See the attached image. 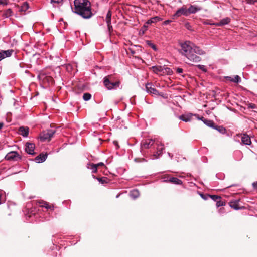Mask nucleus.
I'll return each instance as SVG.
<instances>
[{"instance_id": "f257e3e1", "label": "nucleus", "mask_w": 257, "mask_h": 257, "mask_svg": "<svg viewBox=\"0 0 257 257\" xmlns=\"http://www.w3.org/2000/svg\"><path fill=\"white\" fill-rule=\"evenodd\" d=\"M73 12L84 19H89L92 15L91 3L88 0H74Z\"/></svg>"}, {"instance_id": "f03ea898", "label": "nucleus", "mask_w": 257, "mask_h": 257, "mask_svg": "<svg viewBox=\"0 0 257 257\" xmlns=\"http://www.w3.org/2000/svg\"><path fill=\"white\" fill-rule=\"evenodd\" d=\"M103 83L104 86L108 89H115L120 84L119 81H114V77L112 75H108L104 78Z\"/></svg>"}, {"instance_id": "7ed1b4c3", "label": "nucleus", "mask_w": 257, "mask_h": 257, "mask_svg": "<svg viewBox=\"0 0 257 257\" xmlns=\"http://www.w3.org/2000/svg\"><path fill=\"white\" fill-rule=\"evenodd\" d=\"M56 131L52 129L47 130L43 131L40 134V139L41 141H50L53 135L55 134Z\"/></svg>"}, {"instance_id": "20e7f679", "label": "nucleus", "mask_w": 257, "mask_h": 257, "mask_svg": "<svg viewBox=\"0 0 257 257\" xmlns=\"http://www.w3.org/2000/svg\"><path fill=\"white\" fill-rule=\"evenodd\" d=\"M180 52L183 55L186 56L193 50V47L191 45L190 41H186L181 44Z\"/></svg>"}, {"instance_id": "39448f33", "label": "nucleus", "mask_w": 257, "mask_h": 257, "mask_svg": "<svg viewBox=\"0 0 257 257\" xmlns=\"http://www.w3.org/2000/svg\"><path fill=\"white\" fill-rule=\"evenodd\" d=\"M154 143V141L153 139H146L143 141L141 144V152L144 154V150L149 148Z\"/></svg>"}, {"instance_id": "423d86ee", "label": "nucleus", "mask_w": 257, "mask_h": 257, "mask_svg": "<svg viewBox=\"0 0 257 257\" xmlns=\"http://www.w3.org/2000/svg\"><path fill=\"white\" fill-rule=\"evenodd\" d=\"M17 158L21 159V157L17 152L15 151L8 153L5 157V159L9 161L17 160Z\"/></svg>"}, {"instance_id": "0eeeda50", "label": "nucleus", "mask_w": 257, "mask_h": 257, "mask_svg": "<svg viewBox=\"0 0 257 257\" xmlns=\"http://www.w3.org/2000/svg\"><path fill=\"white\" fill-rule=\"evenodd\" d=\"M189 60L193 62H198L201 60V58L197 56L194 52L193 50L191 51L186 56Z\"/></svg>"}, {"instance_id": "6e6552de", "label": "nucleus", "mask_w": 257, "mask_h": 257, "mask_svg": "<svg viewBox=\"0 0 257 257\" xmlns=\"http://www.w3.org/2000/svg\"><path fill=\"white\" fill-rule=\"evenodd\" d=\"M112 12L109 10L106 14L105 21L107 24L108 29L110 33L113 31L112 26L111 24Z\"/></svg>"}, {"instance_id": "1a4fd4ad", "label": "nucleus", "mask_w": 257, "mask_h": 257, "mask_svg": "<svg viewBox=\"0 0 257 257\" xmlns=\"http://www.w3.org/2000/svg\"><path fill=\"white\" fill-rule=\"evenodd\" d=\"M181 15H183L186 16L189 15L188 9H187L186 8L184 7L180 8L176 11V12L173 15V18H174L175 17H179Z\"/></svg>"}, {"instance_id": "9d476101", "label": "nucleus", "mask_w": 257, "mask_h": 257, "mask_svg": "<svg viewBox=\"0 0 257 257\" xmlns=\"http://www.w3.org/2000/svg\"><path fill=\"white\" fill-rule=\"evenodd\" d=\"M146 89L147 91L150 94L156 95H161L157 90L152 87V84L151 83H147L146 85Z\"/></svg>"}, {"instance_id": "9b49d317", "label": "nucleus", "mask_w": 257, "mask_h": 257, "mask_svg": "<svg viewBox=\"0 0 257 257\" xmlns=\"http://www.w3.org/2000/svg\"><path fill=\"white\" fill-rule=\"evenodd\" d=\"M35 147V144L27 142L26 144V151L29 154L34 155L35 153L34 151Z\"/></svg>"}, {"instance_id": "f8f14e48", "label": "nucleus", "mask_w": 257, "mask_h": 257, "mask_svg": "<svg viewBox=\"0 0 257 257\" xmlns=\"http://www.w3.org/2000/svg\"><path fill=\"white\" fill-rule=\"evenodd\" d=\"M29 128L27 126H21L19 128L18 133L23 137H26L28 136Z\"/></svg>"}, {"instance_id": "ddd939ff", "label": "nucleus", "mask_w": 257, "mask_h": 257, "mask_svg": "<svg viewBox=\"0 0 257 257\" xmlns=\"http://www.w3.org/2000/svg\"><path fill=\"white\" fill-rule=\"evenodd\" d=\"M241 142L242 144L247 145H249L251 143L250 138L246 134H244L242 136Z\"/></svg>"}, {"instance_id": "4468645a", "label": "nucleus", "mask_w": 257, "mask_h": 257, "mask_svg": "<svg viewBox=\"0 0 257 257\" xmlns=\"http://www.w3.org/2000/svg\"><path fill=\"white\" fill-rule=\"evenodd\" d=\"M229 205L232 208L235 210H239L244 208V207L239 206V200H234L230 201L229 202Z\"/></svg>"}, {"instance_id": "2eb2a0df", "label": "nucleus", "mask_w": 257, "mask_h": 257, "mask_svg": "<svg viewBox=\"0 0 257 257\" xmlns=\"http://www.w3.org/2000/svg\"><path fill=\"white\" fill-rule=\"evenodd\" d=\"M202 9V8L194 5H191L188 9V15L190 14H194L197 11Z\"/></svg>"}, {"instance_id": "dca6fc26", "label": "nucleus", "mask_w": 257, "mask_h": 257, "mask_svg": "<svg viewBox=\"0 0 257 257\" xmlns=\"http://www.w3.org/2000/svg\"><path fill=\"white\" fill-rule=\"evenodd\" d=\"M166 181L175 184H181L182 183L181 180L176 177H169Z\"/></svg>"}, {"instance_id": "f3484780", "label": "nucleus", "mask_w": 257, "mask_h": 257, "mask_svg": "<svg viewBox=\"0 0 257 257\" xmlns=\"http://www.w3.org/2000/svg\"><path fill=\"white\" fill-rule=\"evenodd\" d=\"M47 157V154H44L43 153H41L38 156L35 158V160L36 162L38 163L43 162L46 159Z\"/></svg>"}, {"instance_id": "a211bd4d", "label": "nucleus", "mask_w": 257, "mask_h": 257, "mask_svg": "<svg viewBox=\"0 0 257 257\" xmlns=\"http://www.w3.org/2000/svg\"><path fill=\"white\" fill-rule=\"evenodd\" d=\"M230 22V19L228 17L225 18L224 19H222L219 22L214 24L215 25L217 26H221L226 24H228Z\"/></svg>"}, {"instance_id": "6ab92c4d", "label": "nucleus", "mask_w": 257, "mask_h": 257, "mask_svg": "<svg viewBox=\"0 0 257 257\" xmlns=\"http://www.w3.org/2000/svg\"><path fill=\"white\" fill-rule=\"evenodd\" d=\"M225 78L227 80H229L234 83H238L241 81V79L238 75L235 76L234 78H232L231 76H226Z\"/></svg>"}, {"instance_id": "aec40b11", "label": "nucleus", "mask_w": 257, "mask_h": 257, "mask_svg": "<svg viewBox=\"0 0 257 257\" xmlns=\"http://www.w3.org/2000/svg\"><path fill=\"white\" fill-rule=\"evenodd\" d=\"M163 68L162 66H154L150 68L151 69L153 70V71L156 74H158L159 73H161L162 74Z\"/></svg>"}, {"instance_id": "412c9836", "label": "nucleus", "mask_w": 257, "mask_h": 257, "mask_svg": "<svg viewBox=\"0 0 257 257\" xmlns=\"http://www.w3.org/2000/svg\"><path fill=\"white\" fill-rule=\"evenodd\" d=\"M96 179H97V180L102 184L108 183L109 181V179L106 177H103L101 178L96 177Z\"/></svg>"}, {"instance_id": "4be33fe9", "label": "nucleus", "mask_w": 257, "mask_h": 257, "mask_svg": "<svg viewBox=\"0 0 257 257\" xmlns=\"http://www.w3.org/2000/svg\"><path fill=\"white\" fill-rule=\"evenodd\" d=\"M180 119L185 122H188L191 120V115H182L179 117Z\"/></svg>"}, {"instance_id": "5701e85b", "label": "nucleus", "mask_w": 257, "mask_h": 257, "mask_svg": "<svg viewBox=\"0 0 257 257\" xmlns=\"http://www.w3.org/2000/svg\"><path fill=\"white\" fill-rule=\"evenodd\" d=\"M4 55V58L10 57L12 53L14 52V50L12 49H9L8 50H2Z\"/></svg>"}, {"instance_id": "b1692460", "label": "nucleus", "mask_w": 257, "mask_h": 257, "mask_svg": "<svg viewBox=\"0 0 257 257\" xmlns=\"http://www.w3.org/2000/svg\"><path fill=\"white\" fill-rule=\"evenodd\" d=\"M161 20V18L159 17H154L148 20V21L147 22V23L150 24L153 23H155L156 22L159 21Z\"/></svg>"}, {"instance_id": "393cba45", "label": "nucleus", "mask_w": 257, "mask_h": 257, "mask_svg": "<svg viewBox=\"0 0 257 257\" xmlns=\"http://www.w3.org/2000/svg\"><path fill=\"white\" fill-rule=\"evenodd\" d=\"M173 73L172 70L168 67H163L162 74L171 75Z\"/></svg>"}, {"instance_id": "a878e982", "label": "nucleus", "mask_w": 257, "mask_h": 257, "mask_svg": "<svg viewBox=\"0 0 257 257\" xmlns=\"http://www.w3.org/2000/svg\"><path fill=\"white\" fill-rule=\"evenodd\" d=\"M45 81H47L49 84H53L54 81L53 78L50 76H46L44 78Z\"/></svg>"}, {"instance_id": "bb28decb", "label": "nucleus", "mask_w": 257, "mask_h": 257, "mask_svg": "<svg viewBox=\"0 0 257 257\" xmlns=\"http://www.w3.org/2000/svg\"><path fill=\"white\" fill-rule=\"evenodd\" d=\"M203 121H204V123L206 125H207V126L214 128V127L215 126V123L213 121L210 120H207V119H205Z\"/></svg>"}, {"instance_id": "cd10ccee", "label": "nucleus", "mask_w": 257, "mask_h": 257, "mask_svg": "<svg viewBox=\"0 0 257 257\" xmlns=\"http://www.w3.org/2000/svg\"><path fill=\"white\" fill-rule=\"evenodd\" d=\"M214 128L217 130L218 132L222 134H225L226 133V129L222 126H216L215 125Z\"/></svg>"}, {"instance_id": "c85d7f7f", "label": "nucleus", "mask_w": 257, "mask_h": 257, "mask_svg": "<svg viewBox=\"0 0 257 257\" xmlns=\"http://www.w3.org/2000/svg\"><path fill=\"white\" fill-rule=\"evenodd\" d=\"M28 8L29 4L27 2H25L23 3L22 5L21 6L20 11L25 12L28 9Z\"/></svg>"}, {"instance_id": "c756f323", "label": "nucleus", "mask_w": 257, "mask_h": 257, "mask_svg": "<svg viewBox=\"0 0 257 257\" xmlns=\"http://www.w3.org/2000/svg\"><path fill=\"white\" fill-rule=\"evenodd\" d=\"M130 195L133 198H136L139 196V192L137 190H133L131 192Z\"/></svg>"}, {"instance_id": "7c9ffc66", "label": "nucleus", "mask_w": 257, "mask_h": 257, "mask_svg": "<svg viewBox=\"0 0 257 257\" xmlns=\"http://www.w3.org/2000/svg\"><path fill=\"white\" fill-rule=\"evenodd\" d=\"M193 52L195 53V54H202L203 53V51L201 49H200V48L198 47H193Z\"/></svg>"}, {"instance_id": "2f4dec72", "label": "nucleus", "mask_w": 257, "mask_h": 257, "mask_svg": "<svg viewBox=\"0 0 257 257\" xmlns=\"http://www.w3.org/2000/svg\"><path fill=\"white\" fill-rule=\"evenodd\" d=\"M163 149V148H158V151L157 152L156 154H155L153 155V156L154 157V158L153 159L158 158L159 157V156L162 154V152Z\"/></svg>"}, {"instance_id": "473e14b6", "label": "nucleus", "mask_w": 257, "mask_h": 257, "mask_svg": "<svg viewBox=\"0 0 257 257\" xmlns=\"http://www.w3.org/2000/svg\"><path fill=\"white\" fill-rule=\"evenodd\" d=\"M91 95L89 93H85L83 94V98L85 101H88L90 99Z\"/></svg>"}, {"instance_id": "72a5a7b5", "label": "nucleus", "mask_w": 257, "mask_h": 257, "mask_svg": "<svg viewBox=\"0 0 257 257\" xmlns=\"http://www.w3.org/2000/svg\"><path fill=\"white\" fill-rule=\"evenodd\" d=\"M12 11L11 9H7L5 12H4V15L6 17H10L12 15Z\"/></svg>"}, {"instance_id": "f704fd0d", "label": "nucleus", "mask_w": 257, "mask_h": 257, "mask_svg": "<svg viewBox=\"0 0 257 257\" xmlns=\"http://www.w3.org/2000/svg\"><path fill=\"white\" fill-rule=\"evenodd\" d=\"M90 169L92 170V173H96L97 172V168L96 167L95 164H90Z\"/></svg>"}, {"instance_id": "c9c22d12", "label": "nucleus", "mask_w": 257, "mask_h": 257, "mask_svg": "<svg viewBox=\"0 0 257 257\" xmlns=\"http://www.w3.org/2000/svg\"><path fill=\"white\" fill-rule=\"evenodd\" d=\"M41 207H45L47 209H51V206L49 205L48 203L46 202H42L41 204L40 205Z\"/></svg>"}, {"instance_id": "e433bc0d", "label": "nucleus", "mask_w": 257, "mask_h": 257, "mask_svg": "<svg viewBox=\"0 0 257 257\" xmlns=\"http://www.w3.org/2000/svg\"><path fill=\"white\" fill-rule=\"evenodd\" d=\"M147 44L150 46L152 49H153L154 50H157V47H156V46L153 44L152 43H151V41H147Z\"/></svg>"}, {"instance_id": "4c0bfd02", "label": "nucleus", "mask_w": 257, "mask_h": 257, "mask_svg": "<svg viewBox=\"0 0 257 257\" xmlns=\"http://www.w3.org/2000/svg\"><path fill=\"white\" fill-rule=\"evenodd\" d=\"M216 206L217 207L222 206L225 204V203L223 201H221V199L219 200H216Z\"/></svg>"}, {"instance_id": "58836bf2", "label": "nucleus", "mask_w": 257, "mask_h": 257, "mask_svg": "<svg viewBox=\"0 0 257 257\" xmlns=\"http://www.w3.org/2000/svg\"><path fill=\"white\" fill-rule=\"evenodd\" d=\"M210 196L215 201H216L217 200H219V199H221V197L220 196H217V195H211Z\"/></svg>"}, {"instance_id": "ea45409f", "label": "nucleus", "mask_w": 257, "mask_h": 257, "mask_svg": "<svg viewBox=\"0 0 257 257\" xmlns=\"http://www.w3.org/2000/svg\"><path fill=\"white\" fill-rule=\"evenodd\" d=\"M51 3H57L58 4H62L63 0H51Z\"/></svg>"}, {"instance_id": "a19ab883", "label": "nucleus", "mask_w": 257, "mask_h": 257, "mask_svg": "<svg viewBox=\"0 0 257 257\" xmlns=\"http://www.w3.org/2000/svg\"><path fill=\"white\" fill-rule=\"evenodd\" d=\"M8 4V0H0V5L5 6Z\"/></svg>"}, {"instance_id": "79ce46f5", "label": "nucleus", "mask_w": 257, "mask_h": 257, "mask_svg": "<svg viewBox=\"0 0 257 257\" xmlns=\"http://www.w3.org/2000/svg\"><path fill=\"white\" fill-rule=\"evenodd\" d=\"M176 71L177 72V73H182L183 72V69L182 68H176Z\"/></svg>"}, {"instance_id": "37998d69", "label": "nucleus", "mask_w": 257, "mask_h": 257, "mask_svg": "<svg viewBox=\"0 0 257 257\" xmlns=\"http://www.w3.org/2000/svg\"><path fill=\"white\" fill-rule=\"evenodd\" d=\"M248 107L249 108H255L256 107V105L253 103H249L248 105Z\"/></svg>"}, {"instance_id": "c03bdc74", "label": "nucleus", "mask_w": 257, "mask_h": 257, "mask_svg": "<svg viewBox=\"0 0 257 257\" xmlns=\"http://www.w3.org/2000/svg\"><path fill=\"white\" fill-rule=\"evenodd\" d=\"M247 3L248 4H254L255 3H257V1H253V0H246Z\"/></svg>"}, {"instance_id": "a18cd8bd", "label": "nucleus", "mask_w": 257, "mask_h": 257, "mask_svg": "<svg viewBox=\"0 0 257 257\" xmlns=\"http://www.w3.org/2000/svg\"><path fill=\"white\" fill-rule=\"evenodd\" d=\"M95 165H96V167L97 168H98V167H100V166H104V163H102V162H100V163H98V164H95Z\"/></svg>"}, {"instance_id": "49530a36", "label": "nucleus", "mask_w": 257, "mask_h": 257, "mask_svg": "<svg viewBox=\"0 0 257 257\" xmlns=\"http://www.w3.org/2000/svg\"><path fill=\"white\" fill-rule=\"evenodd\" d=\"M4 55L2 51H0V61L4 59Z\"/></svg>"}, {"instance_id": "de8ad7c7", "label": "nucleus", "mask_w": 257, "mask_h": 257, "mask_svg": "<svg viewBox=\"0 0 257 257\" xmlns=\"http://www.w3.org/2000/svg\"><path fill=\"white\" fill-rule=\"evenodd\" d=\"M128 50L130 51V53L132 54L133 56L135 55V51L133 50L132 48H129Z\"/></svg>"}, {"instance_id": "09e8293b", "label": "nucleus", "mask_w": 257, "mask_h": 257, "mask_svg": "<svg viewBox=\"0 0 257 257\" xmlns=\"http://www.w3.org/2000/svg\"><path fill=\"white\" fill-rule=\"evenodd\" d=\"M252 186L253 188L257 189V181L252 183Z\"/></svg>"}, {"instance_id": "8fccbe9b", "label": "nucleus", "mask_w": 257, "mask_h": 257, "mask_svg": "<svg viewBox=\"0 0 257 257\" xmlns=\"http://www.w3.org/2000/svg\"><path fill=\"white\" fill-rule=\"evenodd\" d=\"M198 68L203 70V71H206V70L204 68V66L199 65H198Z\"/></svg>"}, {"instance_id": "3c124183", "label": "nucleus", "mask_w": 257, "mask_h": 257, "mask_svg": "<svg viewBox=\"0 0 257 257\" xmlns=\"http://www.w3.org/2000/svg\"><path fill=\"white\" fill-rule=\"evenodd\" d=\"M141 160L142 161H145V160L144 158H142V159H140V158H136V159H135V161L136 162H140Z\"/></svg>"}, {"instance_id": "603ef678", "label": "nucleus", "mask_w": 257, "mask_h": 257, "mask_svg": "<svg viewBox=\"0 0 257 257\" xmlns=\"http://www.w3.org/2000/svg\"><path fill=\"white\" fill-rule=\"evenodd\" d=\"M171 22H172L171 20H166L164 22V24L165 25H167V24H169Z\"/></svg>"}, {"instance_id": "864d4df0", "label": "nucleus", "mask_w": 257, "mask_h": 257, "mask_svg": "<svg viewBox=\"0 0 257 257\" xmlns=\"http://www.w3.org/2000/svg\"><path fill=\"white\" fill-rule=\"evenodd\" d=\"M113 143H114V145H115L117 147H118V148L119 147L118 143V142H117V141H114L113 142Z\"/></svg>"}, {"instance_id": "5fc2aeb1", "label": "nucleus", "mask_w": 257, "mask_h": 257, "mask_svg": "<svg viewBox=\"0 0 257 257\" xmlns=\"http://www.w3.org/2000/svg\"><path fill=\"white\" fill-rule=\"evenodd\" d=\"M4 123L3 122H0V130L2 129V128L4 126Z\"/></svg>"}, {"instance_id": "6e6d98bb", "label": "nucleus", "mask_w": 257, "mask_h": 257, "mask_svg": "<svg viewBox=\"0 0 257 257\" xmlns=\"http://www.w3.org/2000/svg\"><path fill=\"white\" fill-rule=\"evenodd\" d=\"M203 23H204V24H209V23H207L206 21H204Z\"/></svg>"}]
</instances>
